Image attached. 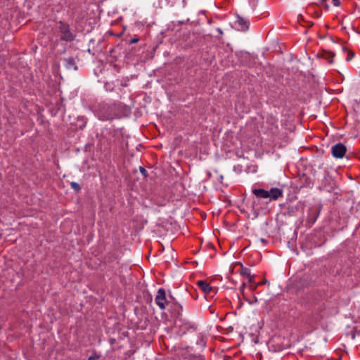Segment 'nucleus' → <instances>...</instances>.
<instances>
[{"label":"nucleus","instance_id":"obj_15","mask_svg":"<svg viewBox=\"0 0 360 360\" xmlns=\"http://www.w3.org/2000/svg\"><path fill=\"white\" fill-rule=\"evenodd\" d=\"M100 357L99 355H97L96 354H94L88 357V360H97Z\"/></svg>","mask_w":360,"mask_h":360},{"label":"nucleus","instance_id":"obj_21","mask_svg":"<svg viewBox=\"0 0 360 360\" xmlns=\"http://www.w3.org/2000/svg\"><path fill=\"white\" fill-rule=\"evenodd\" d=\"M311 181H310L309 179L306 178V183H305V186H308V187H310V186H311Z\"/></svg>","mask_w":360,"mask_h":360},{"label":"nucleus","instance_id":"obj_3","mask_svg":"<svg viewBox=\"0 0 360 360\" xmlns=\"http://www.w3.org/2000/svg\"><path fill=\"white\" fill-rule=\"evenodd\" d=\"M172 329L178 336H183L190 330H195L196 327L195 324L189 321H186L181 318H177L174 320Z\"/></svg>","mask_w":360,"mask_h":360},{"label":"nucleus","instance_id":"obj_18","mask_svg":"<svg viewBox=\"0 0 360 360\" xmlns=\"http://www.w3.org/2000/svg\"><path fill=\"white\" fill-rule=\"evenodd\" d=\"M295 208L293 207H289L288 213L289 215L292 216L294 214Z\"/></svg>","mask_w":360,"mask_h":360},{"label":"nucleus","instance_id":"obj_5","mask_svg":"<svg viewBox=\"0 0 360 360\" xmlns=\"http://www.w3.org/2000/svg\"><path fill=\"white\" fill-rule=\"evenodd\" d=\"M347 147L342 143H338L331 147V154L337 159H341L345 157L347 153Z\"/></svg>","mask_w":360,"mask_h":360},{"label":"nucleus","instance_id":"obj_20","mask_svg":"<svg viewBox=\"0 0 360 360\" xmlns=\"http://www.w3.org/2000/svg\"><path fill=\"white\" fill-rule=\"evenodd\" d=\"M248 281L250 283H254L255 282V280H254V276H252L251 274L248 276Z\"/></svg>","mask_w":360,"mask_h":360},{"label":"nucleus","instance_id":"obj_9","mask_svg":"<svg viewBox=\"0 0 360 360\" xmlns=\"http://www.w3.org/2000/svg\"><path fill=\"white\" fill-rule=\"evenodd\" d=\"M63 60L65 61V66L67 69H72L74 70H77V66L76 65L75 60L73 57H69L68 58H64Z\"/></svg>","mask_w":360,"mask_h":360},{"label":"nucleus","instance_id":"obj_2","mask_svg":"<svg viewBox=\"0 0 360 360\" xmlns=\"http://www.w3.org/2000/svg\"><path fill=\"white\" fill-rule=\"evenodd\" d=\"M252 193L258 198H268L269 201L276 200L283 196V190L278 188H271L269 191L263 188H254Z\"/></svg>","mask_w":360,"mask_h":360},{"label":"nucleus","instance_id":"obj_11","mask_svg":"<svg viewBox=\"0 0 360 360\" xmlns=\"http://www.w3.org/2000/svg\"><path fill=\"white\" fill-rule=\"evenodd\" d=\"M335 55L333 53L330 51H323L319 54V57L327 60L329 64H332L333 62V58Z\"/></svg>","mask_w":360,"mask_h":360},{"label":"nucleus","instance_id":"obj_24","mask_svg":"<svg viewBox=\"0 0 360 360\" xmlns=\"http://www.w3.org/2000/svg\"><path fill=\"white\" fill-rule=\"evenodd\" d=\"M312 25H313V22H310L309 26H312Z\"/></svg>","mask_w":360,"mask_h":360},{"label":"nucleus","instance_id":"obj_8","mask_svg":"<svg viewBox=\"0 0 360 360\" xmlns=\"http://www.w3.org/2000/svg\"><path fill=\"white\" fill-rule=\"evenodd\" d=\"M234 24L236 27L240 31H246L249 28V22L240 16H237Z\"/></svg>","mask_w":360,"mask_h":360},{"label":"nucleus","instance_id":"obj_7","mask_svg":"<svg viewBox=\"0 0 360 360\" xmlns=\"http://www.w3.org/2000/svg\"><path fill=\"white\" fill-rule=\"evenodd\" d=\"M196 285L198 288L201 290L205 295H210V293L214 292V288H212L206 281H198L196 282Z\"/></svg>","mask_w":360,"mask_h":360},{"label":"nucleus","instance_id":"obj_23","mask_svg":"<svg viewBox=\"0 0 360 360\" xmlns=\"http://www.w3.org/2000/svg\"><path fill=\"white\" fill-rule=\"evenodd\" d=\"M300 18H302V16L300 15L298 16V20H300Z\"/></svg>","mask_w":360,"mask_h":360},{"label":"nucleus","instance_id":"obj_22","mask_svg":"<svg viewBox=\"0 0 360 360\" xmlns=\"http://www.w3.org/2000/svg\"><path fill=\"white\" fill-rule=\"evenodd\" d=\"M217 31L219 32V34H221L223 33L222 30H221L220 28H217Z\"/></svg>","mask_w":360,"mask_h":360},{"label":"nucleus","instance_id":"obj_16","mask_svg":"<svg viewBox=\"0 0 360 360\" xmlns=\"http://www.w3.org/2000/svg\"><path fill=\"white\" fill-rule=\"evenodd\" d=\"M140 172L144 176H148V172L146 171V169L143 167H140Z\"/></svg>","mask_w":360,"mask_h":360},{"label":"nucleus","instance_id":"obj_4","mask_svg":"<svg viewBox=\"0 0 360 360\" xmlns=\"http://www.w3.org/2000/svg\"><path fill=\"white\" fill-rule=\"evenodd\" d=\"M321 212V206L319 205H312L309 207L306 217L307 226H311L318 219Z\"/></svg>","mask_w":360,"mask_h":360},{"label":"nucleus","instance_id":"obj_14","mask_svg":"<svg viewBox=\"0 0 360 360\" xmlns=\"http://www.w3.org/2000/svg\"><path fill=\"white\" fill-rule=\"evenodd\" d=\"M71 188L75 191H79L81 190V186L77 182L72 181L70 183Z\"/></svg>","mask_w":360,"mask_h":360},{"label":"nucleus","instance_id":"obj_10","mask_svg":"<svg viewBox=\"0 0 360 360\" xmlns=\"http://www.w3.org/2000/svg\"><path fill=\"white\" fill-rule=\"evenodd\" d=\"M170 311L176 319L179 318L181 314L182 307L179 304H174V305L170 306Z\"/></svg>","mask_w":360,"mask_h":360},{"label":"nucleus","instance_id":"obj_13","mask_svg":"<svg viewBox=\"0 0 360 360\" xmlns=\"http://www.w3.org/2000/svg\"><path fill=\"white\" fill-rule=\"evenodd\" d=\"M240 274L243 276H249L250 275V269L247 268V267H244L242 266V268L240 269Z\"/></svg>","mask_w":360,"mask_h":360},{"label":"nucleus","instance_id":"obj_6","mask_svg":"<svg viewBox=\"0 0 360 360\" xmlns=\"http://www.w3.org/2000/svg\"><path fill=\"white\" fill-rule=\"evenodd\" d=\"M155 302L162 310L165 309L166 308V304H169L167 301L166 292L164 288H160L158 290L155 298Z\"/></svg>","mask_w":360,"mask_h":360},{"label":"nucleus","instance_id":"obj_19","mask_svg":"<svg viewBox=\"0 0 360 360\" xmlns=\"http://www.w3.org/2000/svg\"><path fill=\"white\" fill-rule=\"evenodd\" d=\"M139 41V38H134V39H131V40L129 41V44H134V43L138 42Z\"/></svg>","mask_w":360,"mask_h":360},{"label":"nucleus","instance_id":"obj_17","mask_svg":"<svg viewBox=\"0 0 360 360\" xmlns=\"http://www.w3.org/2000/svg\"><path fill=\"white\" fill-rule=\"evenodd\" d=\"M332 4L334 6H339L340 5V0H332Z\"/></svg>","mask_w":360,"mask_h":360},{"label":"nucleus","instance_id":"obj_12","mask_svg":"<svg viewBox=\"0 0 360 360\" xmlns=\"http://www.w3.org/2000/svg\"><path fill=\"white\" fill-rule=\"evenodd\" d=\"M316 6H322L327 10L329 9V5L327 4V0H318L317 2L314 3Z\"/></svg>","mask_w":360,"mask_h":360},{"label":"nucleus","instance_id":"obj_1","mask_svg":"<svg viewBox=\"0 0 360 360\" xmlns=\"http://www.w3.org/2000/svg\"><path fill=\"white\" fill-rule=\"evenodd\" d=\"M54 31L62 41L72 42L76 38V34L72 30L69 23L63 20L56 22Z\"/></svg>","mask_w":360,"mask_h":360}]
</instances>
